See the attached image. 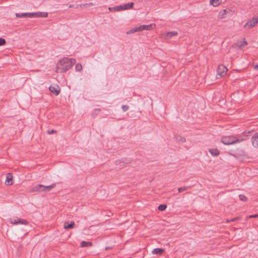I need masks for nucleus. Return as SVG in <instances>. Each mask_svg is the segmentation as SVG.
<instances>
[{
    "mask_svg": "<svg viewBox=\"0 0 258 258\" xmlns=\"http://www.w3.org/2000/svg\"><path fill=\"white\" fill-rule=\"evenodd\" d=\"M75 62L74 58H63L56 64V72L62 73L67 72L73 66Z\"/></svg>",
    "mask_w": 258,
    "mask_h": 258,
    "instance_id": "1",
    "label": "nucleus"
},
{
    "mask_svg": "<svg viewBox=\"0 0 258 258\" xmlns=\"http://www.w3.org/2000/svg\"><path fill=\"white\" fill-rule=\"evenodd\" d=\"M247 139V136L245 135H239L238 137L234 136H225L221 138V142L225 145H231L241 142Z\"/></svg>",
    "mask_w": 258,
    "mask_h": 258,
    "instance_id": "2",
    "label": "nucleus"
},
{
    "mask_svg": "<svg viewBox=\"0 0 258 258\" xmlns=\"http://www.w3.org/2000/svg\"><path fill=\"white\" fill-rule=\"evenodd\" d=\"M258 23V16L254 17L252 19L248 21L244 25V28L246 29H250L254 27Z\"/></svg>",
    "mask_w": 258,
    "mask_h": 258,
    "instance_id": "3",
    "label": "nucleus"
},
{
    "mask_svg": "<svg viewBox=\"0 0 258 258\" xmlns=\"http://www.w3.org/2000/svg\"><path fill=\"white\" fill-rule=\"evenodd\" d=\"M35 12L16 14V16L18 18H35Z\"/></svg>",
    "mask_w": 258,
    "mask_h": 258,
    "instance_id": "4",
    "label": "nucleus"
},
{
    "mask_svg": "<svg viewBox=\"0 0 258 258\" xmlns=\"http://www.w3.org/2000/svg\"><path fill=\"white\" fill-rule=\"evenodd\" d=\"M228 69L223 64H220L217 68V73L220 77H223L226 73L227 72Z\"/></svg>",
    "mask_w": 258,
    "mask_h": 258,
    "instance_id": "5",
    "label": "nucleus"
},
{
    "mask_svg": "<svg viewBox=\"0 0 258 258\" xmlns=\"http://www.w3.org/2000/svg\"><path fill=\"white\" fill-rule=\"evenodd\" d=\"M11 223L12 224H15V225H18V224H23V225H27L28 222L27 220L24 219H21L19 218H16L14 219L11 220Z\"/></svg>",
    "mask_w": 258,
    "mask_h": 258,
    "instance_id": "6",
    "label": "nucleus"
},
{
    "mask_svg": "<svg viewBox=\"0 0 258 258\" xmlns=\"http://www.w3.org/2000/svg\"><path fill=\"white\" fill-rule=\"evenodd\" d=\"M49 89L51 92L55 94V95H58L60 91V88L59 86L55 85H51L49 87Z\"/></svg>",
    "mask_w": 258,
    "mask_h": 258,
    "instance_id": "7",
    "label": "nucleus"
},
{
    "mask_svg": "<svg viewBox=\"0 0 258 258\" xmlns=\"http://www.w3.org/2000/svg\"><path fill=\"white\" fill-rule=\"evenodd\" d=\"M155 27V24H151L149 25H140L139 26V30H140V32L142 31L143 30H150L152 29H153Z\"/></svg>",
    "mask_w": 258,
    "mask_h": 258,
    "instance_id": "8",
    "label": "nucleus"
},
{
    "mask_svg": "<svg viewBox=\"0 0 258 258\" xmlns=\"http://www.w3.org/2000/svg\"><path fill=\"white\" fill-rule=\"evenodd\" d=\"M13 175L12 173H9L6 175V180L5 181V184L8 185H11L13 184Z\"/></svg>",
    "mask_w": 258,
    "mask_h": 258,
    "instance_id": "9",
    "label": "nucleus"
},
{
    "mask_svg": "<svg viewBox=\"0 0 258 258\" xmlns=\"http://www.w3.org/2000/svg\"><path fill=\"white\" fill-rule=\"evenodd\" d=\"M43 185L39 184L36 185L35 186H33L32 188L31 191L32 192H35V191L43 192Z\"/></svg>",
    "mask_w": 258,
    "mask_h": 258,
    "instance_id": "10",
    "label": "nucleus"
},
{
    "mask_svg": "<svg viewBox=\"0 0 258 258\" xmlns=\"http://www.w3.org/2000/svg\"><path fill=\"white\" fill-rule=\"evenodd\" d=\"M251 142L252 145L254 147H258V133H256L254 134L251 138Z\"/></svg>",
    "mask_w": 258,
    "mask_h": 258,
    "instance_id": "11",
    "label": "nucleus"
},
{
    "mask_svg": "<svg viewBox=\"0 0 258 258\" xmlns=\"http://www.w3.org/2000/svg\"><path fill=\"white\" fill-rule=\"evenodd\" d=\"M134 5V3L131 2V3L125 4L123 5H120V6H121V10H127V9H130L133 8Z\"/></svg>",
    "mask_w": 258,
    "mask_h": 258,
    "instance_id": "12",
    "label": "nucleus"
},
{
    "mask_svg": "<svg viewBox=\"0 0 258 258\" xmlns=\"http://www.w3.org/2000/svg\"><path fill=\"white\" fill-rule=\"evenodd\" d=\"M56 186L55 183H52L50 185L44 186L43 185V192H46L50 191L53 188Z\"/></svg>",
    "mask_w": 258,
    "mask_h": 258,
    "instance_id": "13",
    "label": "nucleus"
},
{
    "mask_svg": "<svg viewBox=\"0 0 258 258\" xmlns=\"http://www.w3.org/2000/svg\"><path fill=\"white\" fill-rule=\"evenodd\" d=\"M35 18H46L48 16V13L46 12H35Z\"/></svg>",
    "mask_w": 258,
    "mask_h": 258,
    "instance_id": "14",
    "label": "nucleus"
},
{
    "mask_svg": "<svg viewBox=\"0 0 258 258\" xmlns=\"http://www.w3.org/2000/svg\"><path fill=\"white\" fill-rule=\"evenodd\" d=\"M210 154L213 156H217L219 155L220 152L217 149H210L209 150Z\"/></svg>",
    "mask_w": 258,
    "mask_h": 258,
    "instance_id": "15",
    "label": "nucleus"
},
{
    "mask_svg": "<svg viewBox=\"0 0 258 258\" xmlns=\"http://www.w3.org/2000/svg\"><path fill=\"white\" fill-rule=\"evenodd\" d=\"M164 251V250L163 248H156L153 250L152 253L153 254L161 255L163 253Z\"/></svg>",
    "mask_w": 258,
    "mask_h": 258,
    "instance_id": "16",
    "label": "nucleus"
},
{
    "mask_svg": "<svg viewBox=\"0 0 258 258\" xmlns=\"http://www.w3.org/2000/svg\"><path fill=\"white\" fill-rule=\"evenodd\" d=\"M222 0H210V4L213 7H217L221 3Z\"/></svg>",
    "mask_w": 258,
    "mask_h": 258,
    "instance_id": "17",
    "label": "nucleus"
},
{
    "mask_svg": "<svg viewBox=\"0 0 258 258\" xmlns=\"http://www.w3.org/2000/svg\"><path fill=\"white\" fill-rule=\"evenodd\" d=\"M81 247H89L92 246V243L90 241H82L81 243Z\"/></svg>",
    "mask_w": 258,
    "mask_h": 258,
    "instance_id": "18",
    "label": "nucleus"
},
{
    "mask_svg": "<svg viewBox=\"0 0 258 258\" xmlns=\"http://www.w3.org/2000/svg\"><path fill=\"white\" fill-rule=\"evenodd\" d=\"M178 33L176 31H169L167 32L166 34V36L168 38H171L173 36L177 35Z\"/></svg>",
    "mask_w": 258,
    "mask_h": 258,
    "instance_id": "19",
    "label": "nucleus"
},
{
    "mask_svg": "<svg viewBox=\"0 0 258 258\" xmlns=\"http://www.w3.org/2000/svg\"><path fill=\"white\" fill-rule=\"evenodd\" d=\"M140 32V30H139V26L137 27H134L132 29H131L130 31H127L126 32V34H131L135 33V32Z\"/></svg>",
    "mask_w": 258,
    "mask_h": 258,
    "instance_id": "20",
    "label": "nucleus"
},
{
    "mask_svg": "<svg viewBox=\"0 0 258 258\" xmlns=\"http://www.w3.org/2000/svg\"><path fill=\"white\" fill-rule=\"evenodd\" d=\"M121 6H120V5H119V6H115L114 7H109L108 8V9L111 12L120 11L121 10Z\"/></svg>",
    "mask_w": 258,
    "mask_h": 258,
    "instance_id": "21",
    "label": "nucleus"
},
{
    "mask_svg": "<svg viewBox=\"0 0 258 258\" xmlns=\"http://www.w3.org/2000/svg\"><path fill=\"white\" fill-rule=\"evenodd\" d=\"M227 11L226 10H223L221 11L218 14V18L220 19H223L225 17V15L227 14Z\"/></svg>",
    "mask_w": 258,
    "mask_h": 258,
    "instance_id": "22",
    "label": "nucleus"
},
{
    "mask_svg": "<svg viewBox=\"0 0 258 258\" xmlns=\"http://www.w3.org/2000/svg\"><path fill=\"white\" fill-rule=\"evenodd\" d=\"M75 226V223L74 222H71L70 224H67L65 223L64 224V228L65 229H69L73 228Z\"/></svg>",
    "mask_w": 258,
    "mask_h": 258,
    "instance_id": "23",
    "label": "nucleus"
},
{
    "mask_svg": "<svg viewBox=\"0 0 258 258\" xmlns=\"http://www.w3.org/2000/svg\"><path fill=\"white\" fill-rule=\"evenodd\" d=\"M93 5V4L92 3H88V4L77 5L76 7V9H78L79 8L88 7L89 6H91Z\"/></svg>",
    "mask_w": 258,
    "mask_h": 258,
    "instance_id": "24",
    "label": "nucleus"
},
{
    "mask_svg": "<svg viewBox=\"0 0 258 258\" xmlns=\"http://www.w3.org/2000/svg\"><path fill=\"white\" fill-rule=\"evenodd\" d=\"M247 44V42H246L245 38L243 39V41L240 42V44L238 45V48L241 49L245 47Z\"/></svg>",
    "mask_w": 258,
    "mask_h": 258,
    "instance_id": "25",
    "label": "nucleus"
},
{
    "mask_svg": "<svg viewBox=\"0 0 258 258\" xmlns=\"http://www.w3.org/2000/svg\"><path fill=\"white\" fill-rule=\"evenodd\" d=\"M190 188V186L180 187L178 188L179 192H181Z\"/></svg>",
    "mask_w": 258,
    "mask_h": 258,
    "instance_id": "26",
    "label": "nucleus"
},
{
    "mask_svg": "<svg viewBox=\"0 0 258 258\" xmlns=\"http://www.w3.org/2000/svg\"><path fill=\"white\" fill-rule=\"evenodd\" d=\"M167 208V205L165 204H161L158 207V209L160 211H164Z\"/></svg>",
    "mask_w": 258,
    "mask_h": 258,
    "instance_id": "27",
    "label": "nucleus"
},
{
    "mask_svg": "<svg viewBox=\"0 0 258 258\" xmlns=\"http://www.w3.org/2000/svg\"><path fill=\"white\" fill-rule=\"evenodd\" d=\"M82 66L80 63H77L75 66V69L77 71H81L82 70Z\"/></svg>",
    "mask_w": 258,
    "mask_h": 258,
    "instance_id": "28",
    "label": "nucleus"
},
{
    "mask_svg": "<svg viewBox=\"0 0 258 258\" xmlns=\"http://www.w3.org/2000/svg\"><path fill=\"white\" fill-rule=\"evenodd\" d=\"M239 199L243 202H246L247 200V198L243 195H239Z\"/></svg>",
    "mask_w": 258,
    "mask_h": 258,
    "instance_id": "29",
    "label": "nucleus"
},
{
    "mask_svg": "<svg viewBox=\"0 0 258 258\" xmlns=\"http://www.w3.org/2000/svg\"><path fill=\"white\" fill-rule=\"evenodd\" d=\"M6 43V41L5 39L0 37V46H3Z\"/></svg>",
    "mask_w": 258,
    "mask_h": 258,
    "instance_id": "30",
    "label": "nucleus"
},
{
    "mask_svg": "<svg viewBox=\"0 0 258 258\" xmlns=\"http://www.w3.org/2000/svg\"><path fill=\"white\" fill-rule=\"evenodd\" d=\"M129 108V106L126 105H124L121 106V109L123 110V111L125 112Z\"/></svg>",
    "mask_w": 258,
    "mask_h": 258,
    "instance_id": "31",
    "label": "nucleus"
},
{
    "mask_svg": "<svg viewBox=\"0 0 258 258\" xmlns=\"http://www.w3.org/2000/svg\"><path fill=\"white\" fill-rule=\"evenodd\" d=\"M257 214H255V215H249V216H247L246 217V219L252 218H257Z\"/></svg>",
    "mask_w": 258,
    "mask_h": 258,
    "instance_id": "32",
    "label": "nucleus"
},
{
    "mask_svg": "<svg viewBox=\"0 0 258 258\" xmlns=\"http://www.w3.org/2000/svg\"><path fill=\"white\" fill-rule=\"evenodd\" d=\"M55 133H56V131L55 130H50V131L48 130L47 131V134L48 135H51V134H52Z\"/></svg>",
    "mask_w": 258,
    "mask_h": 258,
    "instance_id": "33",
    "label": "nucleus"
},
{
    "mask_svg": "<svg viewBox=\"0 0 258 258\" xmlns=\"http://www.w3.org/2000/svg\"><path fill=\"white\" fill-rule=\"evenodd\" d=\"M179 141L181 143H184L185 142L186 140H185V138H184V137H180Z\"/></svg>",
    "mask_w": 258,
    "mask_h": 258,
    "instance_id": "34",
    "label": "nucleus"
},
{
    "mask_svg": "<svg viewBox=\"0 0 258 258\" xmlns=\"http://www.w3.org/2000/svg\"><path fill=\"white\" fill-rule=\"evenodd\" d=\"M76 5H70L69 7L70 8H75V9H76Z\"/></svg>",
    "mask_w": 258,
    "mask_h": 258,
    "instance_id": "35",
    "label": "nucleus"
},
{
    "mask_svg": "<svg viewBox=\"0 0 258 258\" xmlns=\"http://www.w3.org/2000/svg\"><path fill=\"white\" fill-rule=\"evenodd\" d=\"M254 69L255 70L258 71V64H256L254 66Z\"/></svg>",
    "mask_w": 258,
    "mask_h": 258,
    "instance_id": "36",
    "label": "nucleus"
},
{
    "mask_svg": "<svg viewBox=\"0 0 258 258\" xmlns=\"http://www.w3.org/2000/svg\"><path fill=\"white\" fill-rule=\"evenodd\" d=\"M234 219H235V221H237L238 220L240 219V217H236V218H234Z\"/></svg>",
    "mask_w": 258,
    "mask_h": 258,
    "instance_id": "37",
    "label": "nucleus"
},
{
    "mask_svg": "<svg viewBox=\"0 0 258 258\" xmlns=\"http://www.w3.org/2000/svg\"><path fill=\"white\" fill-rule=\"evenodd\" d=\"M230 222H234V221H235L234 218H233V219H230Z\"/></svg>",
    "mask_w": 258,
    "mask_h": 258,
    "instance_id": "38",
    "label": "nucleus"
},
{
    "mask_svg": "<svg viewBox=\"0 0 258 258\" xmlns=\"http://www.w3.org/2000/svg\"><path fill=\"white\" fill-rule=\"evenodd\" d=\"M110 248H111V247H106L105 248V249H106V250H108V249H110Z\"/></svg>",
    "mask_w": 258,
    "mask_h": 258,
    "instance_id": "39",
    "label": "nucleus"
},
{
    "mask_svg": "<svg viewBox=\"0 0 258 258\" xmlns=\"http://www.w3.org/2000/svg\"><path fill=\"white\" fill-rule=\"evenodd\" d=\"M226 222H227V223H229V222H230V220L227 219Z\"/></svg>",
    "mask_w": 258,
    "mask_h": 258,
    "instance_id": "40",
    "label": "nucleus"
},
{
    "mask_svg": "<svg viewBox=\"0 0 258 258\" xmlns=\"http://www.w3.org/2000/svg\"><path fill=\"white\" fill-rule=\"evenodd\" d=\"M257 217H258V214H257Z\"/></svg>",
    "mask_w": 258,
    "mask_h": 258,
    "instance_id": "41",
    "label": "nucleus"
}]
</instances>
